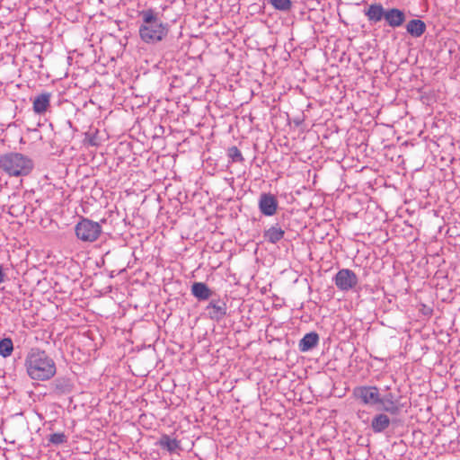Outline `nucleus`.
<instances>
[{"instance_id": "nucleus-1", "label": "nucleus", "mask_w": 460, "mask_h": 460, "mask_svg": "<svg viewBox=\"0 0 460 460\" xmlns=\"http://www.w3.org/2000/svg\"><path fill=\"white\" fill-rule=\"evenodd\" d=\"M139 17L138 34L143 42L155 44L167 37L170 24L162 21L159 12L153 8L144 9L139 12Z\"/></svg>"}, {"instance_id": "nucleus-2", "label": "nucleus", "mask_w": 460, "mask_h": 460, "mask_svg": "<svg viewBox=\"0 0 460 460\" xmlns=\"http://www.w3.org/2000/svg\"><path fill=\"white\" fill-rule=\"evenodd\" d=\"M24 366L30 378L36 381H48L57 373L54 359L39 348H33L28 352Z\"/></svg>"}, {"instance_id": "nucleus-3", "label": "nucleus", "mask_w": 460, "mask_h": 460, "mask_svg": "<svg viewBox=\"0 0 460 460\" xmlns=\"http://www.w3.org/2000/svg\"><path fill=\"white\" fill-rule=\"evenodd\" d=\"M34 168V163L29 156L17 152L0 155V170L10 177L29 175Z\"/></svg>"}, {"instance_id": "nucleus-4", "label": "nucleus", "mask_w": 460, "mask_h": 460, "mask_svg": "<svg viewBox=\"0 0 460 460\" xmlns=\"http://www.w3.org/2000/svg\"><path fill=\"white\" fill-rule=\"evenodd\" d=\"M76 237L86 243H93L98 239L102 233V226L98 222L83 217L75 227Z\"/></svg>"}, {"instance_id": "nucleus-5", "label": "nucleus", "mask_w": 460, "mask_h": 460, "mask_svg": "<svg viewBox=\"0 0 460 460\" xmlns=\"http://www.w3.org/2000/svg\"><path fill=\"white\" fill-rule=\"evenodd\" d=\"M352 395L355 400L364 405H376L380 401V394L377 386L359 385L354 387Z\"/></svg>"}, {"instance_id": "nucleus-6", "label": "nucleus", "mask_w": 460, "mask_h": 460, "mask_svg": "<svg viewBox=\"0 0 460 460\" xmlns=\"http://www.w3.org/2000/svg\"><path fill=\"white\" fill-rule=\"evenodd\" d=\"M333 281L339 290L347 292L357 286L358 279L353 270L341 269L335 274Z\"/></svg>"}, {"instance_id": "nucleus-7", "label": "nucleus", "mask_w": 460, "mask_h": 460, "mask_svg": "<svg viewBox=\"0 0 460 460\" xmlns=\"http://www.w3.org/2000/svg\"><path fill=\"white\" fill-rule=\"evenodd\" d=\"M258 206L262 215L266 217H271L277 212L279 202L273 194L261 193L259 199Z\"/></svg>"}, {"instance_id": "nucleus-8", "label": "nucleus", "mask_w": 460, "mask_h": 460, "mask_svg": "<svg viewBox=\"0 0 460 460\" xmlns=\"http://www.w3.org/2000/svg\"><path fill=\"white\" fill-rule=\"evenodd\" d=\"M207 315L213 321L220 322L226 315L227 311L226 304L220 299H213L206 306Z\"/></svg>"}, {"instance_id": "nucleus-9", "label": "nucleus", "mask_w": 460, "mask_h": 460, "mask_svg": "<svg viewBox=\"0 0 460 460\" xmlns=\"http://www.w3.org/2000/svg\"><path fill=\"white\" fill-rule=\"evenodd\" d=\"M371 25L376 24L385 19V9L380 3L368 4L363 11Z\"/></svg>"}, {"instance_id": "nucleus-10", "label": "nucleus", "mask_w": 460, "mask_h": 460, "mask_svg": "<svg viewBox=\"0 0 460 460\" xmlns=\"http://www.w3.org/2000/svg\"><path fill=\"white\" fill-rule=\"evenodd\" d=\"M386 24L392 28L402 26L405 20V13L398 8L385 9V19Z\"/></svg>"}, {"instance_id": "nucleus-11", "label": "nucleus", "mask_w": 460, "mask_h": 460, "mask_svg": "<svg viewBox=\"0 0 460 460\" xmlns=\"http://www.w3.org/2000/svg\"><path fill=\"white\" fill-rule=\"evenodd\" d=\"M378 404L382 405V410L392 415H396L401 411L398 399L392 393H388L384 396L380 395V401H378Z\"/></svg>"}, {"instance_id": "nucleus-12", "label": "nucleus", "mask_w": 460, "mask_h": 460, "mask_svg": "<svg viewBox=\"0 0 460 460\" xmlns=\"http://www.w3.org/2000/svg\"><path fill=\"white\" fill-rule=\"evenodd\" d=\"M155 446L169 454H174L181 449V441L174 438H171V436L167 434H163L155 442Z\"/></svg>"}, {"instance_id": "nucleus-13", "label": "nucleus", "mask_w": 460, "mask_h": 460, "mask_svg": "<svg viewBox=\"0 0 460 460\" xmlns=\"http://www.w3.org/2000/svg\"><path fill=\"white\" fill-rule=\"evenodd\" d=\"M50 98L51 93H42L37 95L32 103L33 111L39 115L45 114L50 106Z\"/></svg>"}, {"instance_id": "nucleus-14", "label": "nucleus", "mask_w": 460, "mask_h": 460, "mask_svg": "<svg viewBox=\"0 0 460 460\" xmlns=\"http://www.w3.org/2000/svg\"><path fill=\"white\" fill-rule=\"evenodd\" d=\"M72 391V384L68 378L58 377L51 383V392L56 395H63Z\"/></svg>"}, {"instance_id": "nucleus-15", "label": "nucleus", "mask_w": 460, "mask_h": 460, "mask_svg": "<svg viewBox=\"0 0 460 460\" xmlns=\"http://www.w3.org/2000/svg\"><path fill=\"white\" fill-rule=\"evenodd\" d=\"M391 424L390 418L385 413L376 414L371 421V429L375 433L384 432Z\"/></svg>"}, {"instance_id": "nucleus-16", "label": "nucleus", "mask_w": 460, "mask_h": 460, "mask_svg": "<svg viewBox=\"0 0 460 460\" xmlns=\"http://www.w3.org/2000/svg\"><path fill=\"white\" fill-rule=\"evenodd\" d=\"M319 342V335L314 332H311L309 333H306L299 341L298 347L300 351L306 352L317 346Z\"/></svg>"}, {"instance_id": "nucleus-17", "label": "nucleus", "mask_w": 460, "mask_h": 460, "mask_svg": "<svg viewBox=\"0 0 460 460\" xmlns=\"http://www.w3.org/2000/svg\"><path fill=\"white\" fill-rule=\"evenodd\" d=\"M191 294L199 301L208 300L212 296V290L203 282H194Z\"/></svg>"}, {"instance_id": "nucleus-18", "label": "nucleus", "mask_w": 460, "mask_h": 460, "mask_svg": "<svg viewBox=\"0 0 460 460\" xmlns=\"http://www.w3.org/2000/svg\"><path fill=\"white\" fill-rule=\"evenodd\" d=\"M426 29V23L420 19H412L406 24L407 32L414 38H419L423 35Z\"/></svg>"}, {"instance_id": "nucleus-19", "label": "nucleus", "mask_w": 460, "mask_h": 460, "mask_svg": "<svg viewBox=\"0 0 460 460\" xmlns=\"http://www.w3.org/2000/svg\"><path fill=\"white\" fill-rule=\"evenodd\" d=\"M284 234L285 231L277 224L265 230L263 236L267 242L275 244L284 237Z\"/></svg>"}, {"instance_id": "nucleus-20", "label": "nucleus", "mask_w": 460, "mask_h": 460, "mask_svg": "<svg viewBox=\"0 0 460 460\" xmlns=\"http://www.w3.org/2000/svg\"><path fill=\"white\" fill-rule=\"evenodd\" d=\"M13 350V343L10 338H4L0 341V355L4 358L11 356Z\"/></svg>"}, {"instance_id": "nucleus-21", "label": "nucleus", "mask_w": 460, "mask_h": 460, "mask_svg": "<svg viewBox=\"0 0 460 460\" xmlns=\"http://www.w3.org/2000/svg\"><path fill=\"white\" fill-rule=\"evenodd\" d=\"M227 156L231 163H243L244 161L241 151L234 146L227 149Z\"/></svg>"}, {"instance_id": "nucleus-22", "label": "nucleus", "mask_w": 460, "mask_h": 460, "mask_svg": "<svg viewBox=\"0 0 460 460\" xmlns=\"http://www.w3.org/2000/svg\"><path fill=\"white\" fill-rule=\"evenodd\" d=\"M270 4L276 9L281 12H288L292 7L291 0H270Z\"/></svg>"}, {"instance_id": "nucleus-23", "label": "nucleus", "mask_w": 460, "mask_h": 460, "mask_svg": "<svg viewBox=\"0 0 460 460\" xmlns=\"http://www.w3.org/2000/svg\"><path fill=\"white\" fill-rule=\"evenodd\" d=\"M48 440L49 443H51L55 446H58V445L66 443L67 441V437L63 432L53 433L49 436Z\"/></svg>"}, {"instance_id": "nucleus-24", "label": "nucleus", "mask_w": 460, "mask_h": 460, "mask_svg": "<svg viewBox=\"0 0 460 460\" xmlns=\"http://www.w3.org/2000/svg\"><path fill=\"white\" fill-rule=\"evenodd\" d=\"M5 274L3 270V267L0 265V284L4 281Z\"/></svg>"}, {"instance_id": "nucleus-25", "label": "nucleus", "mask_w": 460, "mask_h": 460, "mask_svg": "<svg viewBox=\"0 0 460 460\" xmlns=\"http://www.w3.org/2000/svg\"><path fill=\"white\" fill-rule=\"evenodd\" d=\"M431 313H432L431 308L424 306V310H423L424 314L428 315V314H431Z\"/></svg>"}, {"instance_id": "nucleus-26", "label": "nucleus", "mask_w": 460, "mask_h": 460, "mask_svg": "<svg viewBox=\"0 0 460 460\" xmlns=\"http://www.w3.org/2000/svg\"><path fill=\"white\" fill-rule=\"evenodd\" d=\"M89 142H90V144L92 146H96L97 145V143L95 142V140L93 138H91Z\"/></svg>"}]
</instances>
